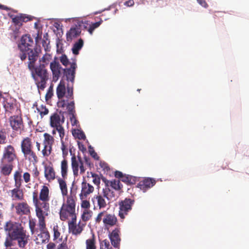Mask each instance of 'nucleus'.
<instances>
[{"label":"nucleus","instance_id":"nucleus-1","mask_svg":"<svg viewBox=\"0 0 249 249\" xmlns=\"http://www.w3.org/2000/svg\"><path fill=\"white\" fill-rule=\"evenodd\" d=\"M3 229L6 234L4 245L6 248L14 246L16 241L20 249H25L29 240L30 235L23 225L18 222L12 220L6 221L3 225Z\"/></svg>","mask_w":249,"mask_h":249},{"label":"nucleus","instance_id":"nucleus-2","mask_svg":"<svg viewBox=\"0 0 249 249\" xmlns=\"http://www.w3.org/2000/svg\"><path fill=\"white\" fill-rule=\"evenodd\" d=\"M18 160L15 148L9 144L4 147L0 159L1 171H12L15 165V162Z\"/></svg>","mask_w":249,"mask_h":249},{"label":"nucleus","instance_id":"nucleus-3","mask_svg":"<svg viewBox=\"0 0 249 249\" xmlns=\"http://www.w3.org/2000/svg\"><path fill=\"white\" fill-rule=\"evenodd\" d=\"M29 70L38 88L43 89L49 79V74L44 65L34 66Z\"/></svg>","mask_w":249,"mask_h":249},{"label":"nucleus","instance_id":"nucleus-4","mask_svg":"<svg viewBox=\"0 0 249 249\" xmlns=\"http://www.w3.org/2000/svg\"><path fill=\"white\" fill-rule=\"evenodd\" d=\"M73 196L71 195L68 196L66 202L62 204L59 213L61 221H69L77 218L75 213L76 204Z\"/></svg>","mask_w":249,"mask_h":249},{"label":"nucleus","instance_id":"nucleus-5","mask_svg":"<svg viewBox=\"0 0 249 249\" xmlns=\"http://www.w3.org/2000/svg\"><path fill=\"white\" fill-rule=\"evenodd\" d=\"M50 200L49 189L45 185H43L40 190L39 198L37 192H34L33 194V203L35 206V209L37 208L49 211V203L48 201Z\"/></svg>","mask_w":249,"mask_h":249},{"label":"nucleus","instance_id":"nucleus-6","mask_svg":"<svg viewBox=\"0 0 249 249\" xmlns=\"http://www.w3.org/2000/svg\"><path fill=\"white\" fill-rule=\"evenodd\" d=\"M8 16L12 19L13 25L11 26V28L15 37L19 35V30L22 26L23 23L32 20L30 16L21 13L14 15L12 13H8Z\"/></svg>","mask_w":249,"mask_h":249},{"label":"nucleus","instance_id":"nucleus-7","mask_svg":"<svg viewBox=\"0 0 249 249\" xmlns=\"http://www.w3.org/2000/svg\"><path fill=\"white\" fill-rule=\"evenodd\" d=\"M102 220L106 229H108L118 223V219L115 214L108 213L106 211L100 212L95 219L96 223H100Z\"/></svg>","mask_w":249,"mask_h":249},{"label":"nucleus","instance_id":"nucleus-8","mask_svg":"<svg viewBox=\"0 0 249 249\" xmlns=\"http://www.w3.org/2000/svg\"><path fill=\"white\" fill-rule=\"evenodd\" d=\"M32 140L29 137L24 138L21 142V150L24 158L29 160L36 162L37 157L33 150Z\"/></svg>","mask_w":249,"mask_h":249},{"label":"nucleus","instance_id":"nucleus-9","mask_svg":"<svg viewBox=\"0 0 249 249\" xmlns=\"http://www.w3.org/2000/svg\"><path fill=\"white\" fill-rule=\"evenodd\" d=\"M34 42L31 36L29 34L23 35L20 39V43L18 44V47L20 50L19 57L22 61L26 58V52L33 48Z\"/></svg>","mask_w":249,"mask_h":249},{"label":"nucleus","instance_id":"nucleus-10","mask_svg":"<svg viewBox=\"0 0 249 249\" xmlns=\"http://www.w3.org/2000/svg\"><path fill=\"white\" fill-rule=\"evenodd\" d=\"M134 202L135 200L133 199L125 198L119 202V216L121 219H124L132 210Z\"/></svg>","mask_w":249,"mask_h":249},{"label":"nucleus","instance_id":"nucleus-11","mask_svg":"<svg viewBox=\"0 0 249 249\" xmlns=\"http://www.w3.org/2000/svg\"><path fill=\"white\" fill-rule=\"evenodd\" d=\"M76 220L77 218H75L68 222L69 231L70 233L74 235L80 234L86 225V223H83L81 220H80L78 223H77Z\"/></svg>","mask_w":249,"mask_h":249},{"label":"nucleus","instance_id":"nucleus-12","mask_svg":"<svg viewBox=\"0 0 249 249\" xmlns=\"http://www.w3.org/2000/svg\"><path fill=\"white\" fill-rule=\"evenodd\" d=\"M66 98L68 99L66 100V109L68 110L70 115L75 114V103L73 100V88L70 87L69 84L67 86Z\"/></svg>","mask_w":249,"mask_h":249},{"label":"nucleus","instance_id":"nucleus-13","mask_svg":"<svg viewBox=\"0 0 249 249\" xmlns=\"http://www.w3.org/2000/svg\"><path fill=\"white\" fill-rule=\"evenodd\" d=\"M67 94L65 82L61 80L56 88V94L59 101L57 104L58 107H64L66 105V100L63 99L65 94Z\"/></svg>","mask_w":249,"mask_h":249},{"label":"nucleus","instance_id":"nucleus-14","mask_svg":"<svg viewBox=\"0 0 249 249\" xmlns=\"http://www.w3.org/2000/svg\"><path fill=\"white\" fill-rule=\"evenodd\" d=\"M9 120L10 126L14 131L21 132L23 130L24 124L21 115L11 116Z\"/></svg>","mask_w":249,"mask_h":249},{"label":"nucleus","instance_id":"nucleus-15","mask_svg":"<svg viewBox=\"0 0 249 249\" xmlns=\"http://www.w3.org/2000/svg\"><path fill=\"white\" fill-rule=\"evenodd\" d=\"M36 215L38 219V227L40 231H47L45 216L48 215L49 211L43 210L37 208L35 209Z\"/></svg>","mask_w":249,"mask_h":249},{"label":"nucleus","instance_id":"nucleus-16","mask_svg":"<svg viewBox=\"0 0 249 249\" xmlns=\"http://www.w3.org/2000/svg\"><path fill=\"white\" fill-rule=\"evenodd\" d=\"M40 51V49H38L36 47L30 49L28 52H26V56L28 55V61L27 63L28 69L36 66V62L38 58Z\"/></svg>","mask_w":249,"mask_h":249},{"label":"nucleus","instance_id":"nucleus-17","mask_svg":"<svg viewBox=\"0 0 249 249\" xmlns=\"http://www.w3.org/2000/svg\"><path fill=\"white\" fill-rule=\"evenodd\" d=\"M114 176L127 185L135 184L138 180L137 177L123 174V172H114Z\"/></svg>","mask_w":249,"mask_h":249},{"label":"nucleus","instance_id":"nucleus-18","mask_svg":"<svg viewBox=\"0 0 249 249\" xmlns=\"http://www.w3.org/2000/svg\"><path fill=\"white\" fill-rule=\"evenodd\" d=\"M94 190V187L89 183L84 181L81 183V190L79 194V197L81 200L87 199Z\"/></svg>","mask_w":249,"mask_h":249},{"label":"nucleus","instance_id":"nucleus-19","mask_svg":"<svg viewBox=\"0 0 249 249\" xmlns=\"http://www.w3.org/2000/svg\"><path fill=\"white\" fill-rule=\"evenodd\" d=\"M156 184V180L150 178H145L140 180L137 185V187L143 192L152 188Z\"/></svg>","mask_w":249,"mask_h":249},{"label":"nucleus","instance_id":"nucleus-20","mask_svg":"<svg viewBox=\"0 0 249 249\" xmlns=\"http://www.w3.org/2000/svg\"><path fill=\"white\" fill-rule=\"evenodd\" d=\"M76 64L75 62H72L70 68L64 69V75L66 77V80L71 83L72 88L74 81L75 69Z\"/></svg>","mask_w":249,"mask_h":249},{"label":"nucleus","instance_id":"nucleus-21","mask_svg":"<svg viewBox=\"0 0 249 249\" xmlns=\"http://www.w3.org/2000/svg\"><path fill=\"white\" fill-rule=\"evenodd\" d=\"M92 201L93 204H95V202H97V207L99 209L105 208L107 204V201L106 199V196H104V193L102 192V194H98L95 195L92 198Z\"/></svg>","mask_w":249,"mask_h":249},{"label":"nucleus","instance_id":"nucleus-22","mask_svg":"<svg viewBox=\"0 0 249 249\" xmlns=\"http://www.w3.org/2000/svg\"><path fill=\"white\" fill-rule=\"evenodd\" d=\"M15 208L18 215H28L30 213V207L26 202L17 203Z\"/></svg>","mask_w":249,"mask_h":249},{"label":"nucleus","instance_id":"nucleus-23","mask_svg":"<svg viewBox=\"0 0 249 249\" xmlns=\"http://www.w3.org/2000/svg\"><path fill=\"white\" fill-rule=\"evenodd\" d=\"M120 232V228H116L109 234L111 245L115 248H119L120 246L121 241V238L119 236Z\"/></svg>","mask_w":249,"mask_h":249},{"label":"nucleus","instance_id":"nucleus-24","mask_svg":"<svg viewBox=\"0 0 249 249\" xmlns=\"http://www.w3.org/2000/svg\"><path fill=\"white\" fill-rule=\"evenodd\" d=\"M50 69L53 73V81L56 82L60 77L62 69L61 65L58 61L54 60L50 63Z\"/></svg>","mask_w":249,"mask_h":249},{"label":"nucleus","instance_id":"nucleus-25","mask_svg":"<svg viewBox=\"0 0 249 249\" xmlns=\"http://www.w3.org/2000/svg\"><path fill=\"white\" fill-rule=\"evenodd\" d=\"M71 161L72 171H78L79 168L80 171H85L86 169L84 167V163L80 157L78 156L76 158L75 155H73L71 158Z\"/></svg>","mask_w":249,"mask_h":249},{"label":"nucleus","instance_id":"nucleus-26","mask_svg":"<svg viewBox=\"0 0 249 249\" xmlns=\"http://www.w3.org/2000/svg\"><path fill=\"white\" fill-rule=\"evenodd\" d=\"M65 121L63 115L61 118L60 116L57 113H54L50 117V124L52 127L55 128L62 125Z\"/></svg>","mask_w":249,"mask_h":249},{"label":"nucleus","instance_id":"nucleus-27","mask_svg":"<svg viewBox=\"0 0 249 249\" xmlns=\"http://www.w3.org/2000/svg\"><path fill=\"white\" fill-rule=\"evenodd\" d=\"M81 32L80 27L77 25L71 28L66 34L67 40H71L73 38L77 37L80 35Z\"/></svg>","mask_w":249,"mask_h":249},{"label":"nucleus","instance_id":"nucleus-28","mask_svg":"<svg viewBox=\"0 0 249 249\" xmlns=\"http://www.w3.org/2000/svg\"><path fill=\"white\" fill-rule=\"evenodd\" d=\"M50 238V234L48 231H40L35 239L37 244H41L47 243Z\"/></svg>","mask_w":249,"mask_h":249},{"label":"nucleus","instance_id":"nucleus-29","mask_svg":"<svg viewBox=\"0 0 249 249\" xmlns=\"http://www.w3.org/2000/svg\"><path fill=\"white\" fill-rule=\"evenodd\" d=\"M11 197L14 200H21L24 198L23 192L18 188L11 190Z\"/></svg>","mask_w":249,"mask_h":249},{"label":"nucleus","instance_id":"nucleus-30","mask_svg":"<svg viewBox=\"0 0 249 249\" xmlns=\"http://www.w3.org/2000/svg\"><path fill=\"white\" fill-rule=\"evenodd\" d=\"M120 181L121 180L119 179L118 180L112 179L110 181H108V183L112 189H114L115 191L120 192L123 188V185L120 182Z\"/></svg>","mask_w":249,"mask_h":249},{"label":"nucleus","instance_id":"nucleus-31","mask_svg":"<svg viewBox=\"0 0 249 249\" xmlns=\"http://www.w3.org/2000/svg\"><path fill=\"white\" fill-rule=\"evenodd\" d=\"M86 249H96L95 236L93 234L86 241Z\"/></svg>","mask_w":249,"mask_h":249},{"label":"nucleus","instance_id":"nucleus-32","mask_svg":"<svg viewBox=\"0 0 249 249\" xmlns=\"http://www.w3.org/2000/svg\"><path fill=\"white\" fill-rule=\"evenodd\" d=\"M92 214L93 213L91 210L88 209L84 210L81 217V221L86 223V222L91 218Z\"/></svg>","mask_w":249,"mask_h":249},{"label":"nucleus","instance_id":"nucleus-33","mask_svg":"<svg viewBox=\"0 0 249 249\" xmlns=\"http://www.w3.org/2000/svg\"><path fill=\"white\" fill-rule=\"evenodd\" d=\"M84 44L83 40L80 38L77 42L75 43L72 48V53L75 55L79 54V51L81 49Z\"/></svg>","mask_w":249,"mask_h":249},{"label":"nucleus","instance_id":"nucleus-34","mask_svg":"<svg viewBox=\"0 0 249 249\" xmlns=\"http://www.w3.org/2000/svg\"><path fill=\"white\" fill-rule=\"evenodd\" d=\"M4 107L7 114H12L14 113V110L16 109H17L16 106L15 104L11 103H9L8 102H6L4 103Z\"/></svg>","mask_w":249,"mask_h":249},{"label":"nucleus","instance_id":"nucleus-35","mask_svg":"<svg viewBox=\"0 0 249 249\" xmlns=\"http://www.w3.org/2000/svg\"><path fill=\"white\" fill-rule=\"evenodd\" d=\"M52 59V55L50 54L46 53L43 56L39 59V65H44L45 67L47 66L50 61Z\"/></svg>","mask_w":249,"mask_h":249},{"label":"nucleus","instance_id":"nucleus-36","mask_svg":"<svg viewBox=\"0 0 249 249\" xmlns=\"http://www.w3.org/2000/svg\"><path fill=\"white\" fill-rule=\"evenodd\" d=\"M44 140L43 142V144H46L53 146L54 143V138L50 134L45 133L44 134Z\"/></svg>","mask_w":249,"mask_h":249},{"label":"nucleus","instance_id":"nucleus-37","mask_svg":"<svg viewBox=\"0 0 249 249\" xmlns=\"http://www.w3.org/2000/svg\"><path fill=\"white\" fill-rule=\"evenodd\" d=\"M58 181L63 196H66L68 194L67 187L66 182L62 178H59Z\"/></svg>","mask_w":249,"mask_h":249},{"label":"nucleus","instance_id":"nucleus-38","mask_svg":"<svg viewBox=\"0 0 249 249\" xmlns=\"http://www.w3.org/2000/svg\"><path fill=\"white\" fill-rule=\"evenodd\" d=\"M103 193L104 196H106L107 200H109L111 198L115 197V194L113 191L111 190L108 186L103 189Z\"/></svg>","mask_w":249,"mask_h":249},{"label":"nucleus","instance_id":"nucleus-39","mask_svg":"<svg viewBox=\"0 0 249 249\" xmlns=\"http://www.w3.org/2000/svg\"><path fill=\"white\" fill-rule=\"evenodd\" d=\"M72 134L74 137L80 140H85L86 138L84 132L80 129H74Z\"/></svg>","mask_w":249,"mask_h":249},{"label":"nucleus","instance_id":"nucleus-40","mask_svg":"<svg viewBox=\"0 0 249 249\" xmlns=\"http://www.w3.org/2000/svg\"><path fill=\"white\" fill-rule=\"evenodd\" d=\"M36 220L34 218L30 219L29 221V227L32 234L38 232V229H36Z\"/></svg>","mask_w":249,"mask_h":249},{"label":"nucleus","instance_id":"nucleus-41","mask_svg":"<svg viewBox=\"0 0 249 249\" xmlns=\"http://www.w3.org/2000/svg\"><path fill=\"white\" fill-rule=\"evenodd\" d=\"M44 147L42 150V154L44 157H48L52 151V146L43 144Z\"/></svg>","mask_w":249,"mask_h":249},{"label":"nucleus","instance_id":"nucleus-42","mask_svg":"<svg viewBox=\"0 0 249 249\" xmlns=\"http://www.w3.org/2000/svg\"><path fill=\"white\" fill-rule=\"evenodd\" d=\"M42 46L44 48L45 51H49V45L50 43V41L49 39V35L48 34L45 33L43 36V39L42 40Z\"/></svg>","mask_w":249,"mask_h":249},{"label":"nucleus","instance_id":"nucleus-43","mask_svg":"<svg viewBox=\"0 0 249 249\" xmlns=\"http://www.w3.org/2000/svg\"><path fill=\"white\" fill-rule=\"evenodd\" d=\"M109 241L107 239L103 240L100 243V249H112Z\"/></svg>","mask_w":249,"mask_h":249},{"label":"nucleus","instance_id":"nucleus-44","mask_svg":"<svg viewBox=\"0 0 249 249\" xmlns=\"http://www.w3.org/2000/svg\"><path fill=\"white\" fill-rule=\"evenodd\" d=\"M36 109L38 112L39 113L41 117L43 116L46 115L48 114L49 110L48 108L46 107V106L41 105L40 107H37Z\"/></svg>","mask_w":249,"mask_h":249},{"label":"nucleus","instance_id":"nucleus-45","mask_svg":"<svg viewBox=\"0 0 249 249\" xmlns=\"http://www.w3.org/2000/svg\"><path fill=\"white\" fill-rule=\"evenodd\" d=\"M103 20H101L98 22H96L93 23H92L90 25L89 28L88 29V31L90 35H92L93 31L97 28H98L102 23Z\"/></svg>","mask_w":249,"mask_h":249},{"label":"nucleus","instance_id":"nucleus-46","mask_svg":"<svg viewBox=\"0 0 249 249\" xmlns=\"http://www.w3.org/2000/svg\"><path fill=\"white\" fill-rule=\"evenodd\" d=\"M55 128L56 129V130H57L59 133L61 141L63 140V138L65 136V130L64 127L62 126V125L55 127Z\"/></svg>","mask_w":249,"mask_h":249},{"label":"nucleus","instance_id":"nucleus-47","mask_svg":"<svg viewBox=\"0 0 249 249\" xmlns=\"http://www.w3.org/2000/svg\"><path fill=\"white\" fill-rule=\"evenodd\" d=\"M44 171H53V164L49 161L43 162Z\"/></svg>","mask_w":249,"mask_h":249},{"label":"nucleus","instance_id":"nucleus-48","mask_svg":"<svg viewBox=\"0 0 249 249\" xmlns=\"http://www.w3.org/2000/svg\"><path fill=\"white\" fill-rule=\"evenodd\" d=\"M61 149L62 151L63 156L65 158L68 154L67 146L65 144L64 141L62 140L61 142Z\"/></svg>","mask_w":249,"mask_h":249},{"label":"nucleus","instance_id":"nucleus-49","mask_svg":"<svg viewBox=\"0 0 249 249\" xmlns=\"http://www.w3.org/2000/svg\"><path fill=\"white\" fill-rule=\"evenodd\" d=\"M81 206L82 208L85 209L89 210L90 204L89 201L87 200V199L81 200Z\"/></svg>","mask_w":249,"mask_h":249},{"label":"nucleus","instance_id":"nucleus-50","mask_svg":"<svg viewBox=\"0 0 249 249\" xmlns=\"http://www.w3.org/2000/svg\"><path fill=\"white\" fill-rule=\"evenodd\" d=\"M89 152L91 156L95 160H99V157L97 155V153L94 151L93 147L91 145L89 146Z\"/></svg>","mask_w":249,"mask_h":249},{"label":"nucleus","instance_id":"nucleus-51","mask_svg":"<svg viewBox=\"0 0 249 249\" xmlns=\"http://www.w3.org/2000/svg\"><path fill=\"white\" fill-rule=\"evenodd\" d=\"M99 166L103 171H108L110 170L109 165L105 161H100Z\"/></svg>","mask_w":249,"mask_h":249},{"label":"nucleus","instance_id":"nucleus-52","mask_svg":"<svg viewBox=\"0 0 249 249\" xmlns=\"http://www.w3.org/2000/svg\"><path fill=\"white\" fill-rule=\"evenodd\" d=\"M45 177L49 181L55 178V172H44Z\"/></svg>","mask_w":249,"mask_h":249},{"label":"nucleus","instance_id":"nucleus-53","mask_svg":"<svg viewBox=\"0 0 249 249\" xmlns=\"http://www.w3.org/2000/svg\"><path fill=\"white\" fill-rule=\"evenodd\" d=\"M60 60L61 63L65 66H67L70 63L69 59L65 54L62 55L60 57Z\"/></svg>","mask_w":249,"mask_h":249},{"label":"nucleus","instance_id":"nucleus-54","mask_svg":"<svg viewBox=\"0 0 249 249\" xmlns=\"http://www.w3.org/2000/svg\"><path fill=\"white\" fill-rule=\"evenodd\" d=\"M54 239H56L59 238L60 233L59 231L58 226H55L53 228Z\"/></svg>","mask_w":249,"mask_h":249},{"label":"nucleus","instance_id":"nucleus-55","mask_svg":"<svg viewBox=\"0 0 249 249\" xmlns=\"http://www.w3.org/2000/svg\"><path fill=\"white\" fill-rule=\"evenodd\" d=\"M68 167V161L64 159L61 161V171H67Z\"/></svg>","mask_w":249,"mask_h":249},{"label":"nucleus","instance_id":"nucleus-56","mask_svg":"<svg viewBox=\"0 0 249 249\" xmlns=\"http://www.w3.org/2000/svg\"><path fill=\"white\" fill-rule=\"evenodd\" d=\"M70 120L71 123L72 125H76L78 123V121L76 118V114H73L70 115Z\"/></svg>","mask_w":249,"mask_h":249},{"label":"nucleus","instance_id":"nucleus-57","mask_svg":"<svg viewBox=\"0 0 249 249\" xmlns=\"http://www.w3.org/2000/svg\"><path fill=\"white\" fill-rule=\"evenodd\" d=\"M197 2L201 5L204 8H207L208 7V5L207 3L205 0H196Z\"/></svg>","mask_w":249,"mask_h":249},{"label":"nucleus","instance_id":"nucleus-58","mask_svg":"<svg viewBox=\"0 0 249 249\" xmlns=\"http://www.w3.org/2000/svg\"><path fill=\"white\" fill-rule=\"evenodd\" d=\"M23 178L25 182H28L30 180V175L28 172H25L23 175Z\"/></svg>","mask_w":249,"mask_h":249},{"label":"nucleus","instance_id":"nucleus-59","mask_svg":"<svg viewBox=\"0 0 249 249\" xmlns=\"http://www.w3.org/2000/svg\"><path fill=\"white\" fill-rule=\"evenodd\" d=\"M134 4V1L133 0H128L124 3V5L127 7H131Z\"/></svg>","mask_w":249,"mask_h":249},{"label":"nucleus","instance_id":"nucleus-60","mask_svg":"<svg viewBox=\"0 0 249 249\" xmlns=\"http://www.w3.org/2000/svg\"><path fill=\"white\" fill-rule=\"evenodd\" d=\"M57 249H69L68 248V247L67 245L66 244V243H64L63 242V243L60 244L58 246Z\"/></svg>","mask_w":249,"mask_h":249},{"label":"nucleus","instance_id":"nucleus-61","mask_svg":"<svg viewBox=\"0 0 249 249\" xmlns=\"http://www.w3.org/2000/svg\"><path fill=\"white\" fill-rule=\"evenodd\" d=\"M78 144L80 150H81L83 152H84L85 151H86V148L85 147L84 144H83L82 143L80 142H78Z\"/></svg>","mask_w":249,"mask_h":249},{"label":"nucleus","instance_id":"nucleus-62","mask_svg":"<svg viewBox=\"0 0 249 249\" xmlns=\"http://www.w3.org/2000/svg\"><path fill=\"white\" fill-rule=\"evenodd\" d=\"M55 247V244L52 242L49 243L47 246L48 249H54Z\"/></svg>","mask_w":249,"mask_h":249},{"label":"nucleus","instance_id":"nucleus-63","mask_svg":"<svg viewBox=\"0 0 249 249\" xmlns=\"http://www.w3.org/2000/svg\"><path fill=\"white\" fill-rule=\"evenodd\" d=\"M85 164L89 167H90L91 164L90 162V160L88 158L85 157Z\"/></svg>","mask_w":249,"mask_h":249},{"label":"nucleus","instance_id":"nucleus-64","mask_svg":"<svg viewBox=\"0 0 249 249\" xmlns=\"http://www.w3.org/2000/svg\"><path fill=\"white\" fill-rule=\"evenodd\" d=\"M0 9L5 10H11V8L3 5H0Z\"/></svg>","mask_w":249,"mask_h":249}]
</instances>
